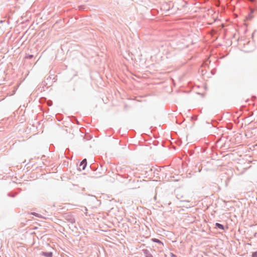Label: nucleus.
I'll use <instances>...</instances> for the list:
<instances>
[{
    "label": "nucleus",
    "instance_id": "obj_5",
    "mask_svg": "<svg viewBox=\"0 0 257 257\" xmlns=\"http://www.w3.org/2000/svg\"><path fill=\"white\" fill-rule=\"evenodd\" d=\"M215 228L222 230L225 229L224 226L223 224L217 222L215 224Z\"/></svg>",
    "mask_w": 257,
    "mask_h": 257
},
{
    "label": "nucleus",
    "instance_id": "obj_14",
    "mask_svg": "<svg viewBox=\"0 0 257 257\" xmlns=\"http://www.w3.org/2000/svg\"><path fill=\"white\" fill-rule=\"evenodd\" d=\"M212 74H214V71L213 70L211 71Z\"/></svg>",
    "mask_w": 257,
    "mask_h": 257
},
{
    "label": "nucleus",
    "instance_id": "obj_16",
    "mask_svg": "<svg viewBox=\"0 0 257 257\" xmlns=\"http://www.w3.org/2000/svg\"><path fill=\"white\" fill-rule=\"evenodd\" d=\"M171 204V202L168 203V204H169V205H170V204Z\"/></svg>",
    "mask_w": 257,
    "mask_h": 257
},
{
    "label": "nucleus",
    "instance_id": "obj_10",
    "mask_svg": "<svg viewBox=\"0 0 257 257\" xmlns=\"http://www.w3.org/2000/svg\"><path fill=\"white\" fill-rule=\"evenodd\" d=\"M251 257H257V250L252 252Z\"/></svg>",
    "mask_w": 257,
    "mask_h": 257
},
{
    "label": "nucleus",
    "instance_id": "obj_1",
    "mask_svg": "<svg viewBox=\"0 0 257 257\" xmlns=\"http://www.w3.org/2000/svg\"><path fill=\"white\" fill-rule=\"evenodd\" d=\"M63 217L67 222L71 224L75 222V219L71 212H67L64 214Z\"/></svg>",
    "mask_w": 257,
    "mask_h": 257
},
{
    "label": "nucleus",
    "instance_id": "obj_8",
    "mask_svg": "<svg viewBox=\"0 0 257 257\" xmlns=\"http://www.w3.org/2000/svg\"><path fill=\"white\" fill-rule=\"evenodd\" d=\"M33 57H34V55H32V54H27V55L26 56L25 58L28 59H32Z\"/></svg>",
    "mask_w": 257,
    "mask_h": 257
},
{
    "label": "nucleus",
    "instance_id": "obj_11",
    "mask_svg": "<svg viewBox=\"0 0 257 257\" xmlns=\"http://www.w3.org/2000/svg\"><path fill=\"white\" fill-rule=\"evenodd\" d=\"M32 214L34 215V216H37V217H39L40 216V215L38 213H36V212H32Z\"/></svg>",
    "mask_w": 257,
    "mask_h": 257
},
{
    "label": "nucleus",
    "instance_id": "obj_15",
    "mask_svg": "<svg viewBox=\"0 0 257 257\" xmlns=\"http://www.w3.org/2000/svg\"><path fill=\"white\" fill-rule=\"evenodd\" d=\"M212 74H214V71L213 70L211 71Z\"/></svg>",
    "mask_w": 257,
    "mask_h": 257
},
{
    "label": "nucleus",
    "instance_id": "obj_4",
    "mask_svg": "<svg viewBox=\"0 0 257 257\" xmlns=\"http://www.w3.org/2000/svg\"><path fill=\"white\" fill-rule=\"evenodd\" d=\"M41 254L45 257H52L53 256V253L51 251H42Z\"/></svg>",
    "mask_w": 257,
    "mask_h": 257
},
{
    "label": "nucleus",
    "instance_id": "obj_13",
    "mask_svg": "<svg viewBox=\"0 0 257 257\" xmlns=\"http://www.w3.org/2000/svg\"><path fill=\"white\" fill-rule=\"evenodd\" d=\"M8 195H9V196L12 197H14L15 196V195H10V193H9V194H8Z\"/></svg>",
    "mask_w": 257,
    "mask_h": 257
},
{
    "label": "nucleus",
    "instance_id": "obj_9",
    "mask_svg": "<svg viewBox=\"0 0 257 257\" xmlns=\"http://www.w3.org/2000/svg\"><path fill=\"white\" fill-rule=\"evenodd\" d=\"M47 83H46L45 82H43L41 85H42V88L41 89V91H42V90H44V87H46Z\"/></svg>",
    "mask_w": 257,
    "mask_h": 257
},
{
    "label": "nucleus",
    "instance_id": "obj_3",
    "mask_svg": "<svg viewBox=\"0 0 257 257\" xmlns=\"http://www.w3.org/2000/svg\"><path fill=\"white\" fill-rule=\"evenodd\" d=\"M145 257H153V255L151 253L150 251L147 249H143L142 250Z\"/></svg>",
    "mask_w": 257,
    "mask_h": 257
},
{
    "label": "nucleus",
    "instance_id": "obj_7",
    "mask_svg": "<svg viewBox=\"0 0 257 257\" xmlns=\"http://www.w3.org/2000/svg\"><path fill=\"white\" fill-rule=\"evenodd\" d=\"M56 118L58 121H60L63 119V116L62 114L58 113L56 115Z\"/></svg>",
    "mask_w": 257,
    "mask_h": 257
},
{
    "label": "nucleus",
    "instance_id": "obj_12",
    "mask_svg": "<svg viewBox=\"0 0 257 257\" xmlns=\"http://www.w3.org/2000/svg\"><path fill=\"white\" fill-rule=\"evenodd\" d=\"M170 255L172 256V257H177L176 255H175V254H174L172 252H171L170 253Z\"/></svg>",
    "mask_w": 257,
    "mask_h": 257
},
{
    "label": "nucleus",
    "instance_id": "obj_2",
    "mask_svg": "<svg viewBox=\"0 0 257 257\" xmlns=\"http://www.w3.org/2000/svg\"><path fill=\"white\" fill-rule=\"evenodd\" d=\"M87 163L86 159H84L79 164V169L80 171L84 170L87 166Z\"/></svg>",
    "mask_w": 257,
    "mask_h": 257
},
{
    "label": "nucleus",
    "instance_id": "obj_6",
    "mask_svg": "<svg viewBox=\"0 0 257 257\" xmlns=\"http://www.w3.org/2000/svg\"><path fill=\"white\" fill-rule=\"evenodd\" d=\"M151 240L154 242H156V243H157L158 244H161L163 245H164L163 242L161 240H160L158 238H153L151 239Z\"/></svg>",
    "mask_w": 257,
    "mask_h": 257
}]
</instances>
